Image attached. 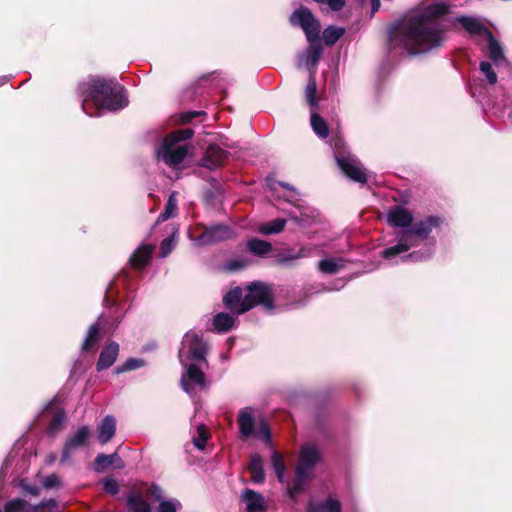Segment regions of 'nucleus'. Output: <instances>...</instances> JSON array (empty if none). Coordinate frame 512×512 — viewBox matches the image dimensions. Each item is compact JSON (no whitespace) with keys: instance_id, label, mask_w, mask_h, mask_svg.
Listing matches in <instances>:
<instances>
[{"instance_id":"1","label":"nucleus","mask_w":512,"mask_h":512,"mask_svg":"<svg viewBox=\"0 0 512 512\" xmlns=\"http://www.w3.org/2000/svg\"><path fill=\"white\" fill-rule=\"evenodd\" d=\"M444 0H422L408 11L389 31L391 48H401L409 54H422L442 45L444 32L438 19L448 12Z\"/></svg>"},{"instance_id":"2","label":"nucleus","mask_w":512,"mask_h":512,"mask_svg":"<svg viewBox=\"0 0 512 512\" xmlns=\"http://www.w3.org/2000/svg\"><path fill=\"white\" fill-rule=\"evenodd\" d=\"M83 98L82 109L89 116H98L101 111H116L127 106L123 89L112 80L91 77L80 85Z\"/></svg>"},{"instance_id":"3","label":"nucleus","mask_w":512,"mask_h":512,"mask_svg":"<svg viewBox=\"0 0 512 512\" xmlns=\"http://www.w3.org/2000/svg\"><path fill=\"white\" fill-rule=\"evenodd\" d=\"M225 306L236 313L242 314L258 304L271 308V290L263 283H252L244 291L236 287L223 298Z\"/></svg>"},{"instance_id":"4","label":"nucleus","mask_w":512,"mask_h":512,"mask_svg":"<svg viewBox=\"0 0 512 512\" xmlns=\"http://www.w3.org/2000/svg\"><path fill=\"white\" fill-rule=\"evenodd\" d=\"M290 21L293 25L300 26L305 32L310 44L306 64H311L312 67H315L322 53V48L317 43L320 34V23L307 8L296 9L292 13Z\"/></svg>"},{"instance_id":"5","label":"nucleus","mask_w":512,"mask_h":512,"mask_svg":"<svg viewBox=\"0 0 512 512\" xmlns=\"http://www.w3.org/2000/svg\"><path fill=\"white\" fill-rule=\"evenodd\" d=\"M438 225L439 218L432 216L428 217L424 221L415 223L411 229L405 230L402 233L398 244L383 250L382 256L385 259H392L397 255L408 251L410 248L416 245L417 238H426L431 232L432 228L437 227Z\"/></svg>"},{"instance_id":"6","label":"nucleus","mask_w":512,"mask_h":512,"mask_svg":"<svg viewBox=\"0 0 512 512\" xmlns=\"http://www.w3.org/2000/svg\"><path fill=\"white\" fill-rule=\"evenodd\" d=\"M191 129L178 130L167 136L160 148L157 150V157L162 159L169 166H176L187 157L189 149L183 141L191 138Z\"/></svg>"},{"instance_id":"7","label":"nucleus","mask_w":512,"mask_h":512,"mask_svg":"<svg viewBox=\"0 0 512 512\" xmlns=\"http://www.w3.org/2000/svg\"><path fill=\"white\" fill-rule=\"evenodd\" d=\"M319 452L311 444L303 446L300 460L296 467V477L292 485L288 486V494L294 498L311 478L314 465L319 461Z\"/></svg>"},{"instance_id":"8","label":"nucleus","mask_w":512,"mask_h":512,"mask_svg":"<svg viewBox=\"0 0 512 512\" xmlns=\"http://www.w3.org/2000/svg\"><path fill=\"white\" fill-rule=\"evenodd\" d=\"M238 424L243 437H256L266 443L270 442V430L267 423L263 420L256 423L253 410L250 407H245L239 412Z\"/></svg>"},{"instance_id":"9","label":"nucleus","mask_w":512,"mask_h":512,"mask_svg":"<svg viewBox=\"0 0 512 512\" xmlns=\"http://www.w3.org/2000/svg\"><path fill=\"white\" fill-rule=\"evenodd\" d=\"M179 360L182 365L190 362H206V344L195 332H187L179 350Z\"/></svg>"},{"instance_id":"10","label":"nucleus","mask_w":512,"mask_h":512,"mask_svg":"<svg viewBox=\"0 0 512 512\" xmlns=\"http://www.w3.org/2000/svg\"><path fill=\"white\" fill-rule=\"evenodd\" d=\"M339 144L340 141L335 142V158L339 168L350 179L365 183L368 177L365 169L353 155L340 151Z\"/></svg>"},{"instance_id":"11","label":"nucleus","mask_w":512,"mask_h":512,"mask_svg":"<svg viewBox=\"0 0 512 512\" xmlns=\"http://www.w3.org/2000/svg\"><path fill=\"white\" fill-rule=\"evenodd\" d=\"M206 362H190L187 365H183L186 368V372L181 376V386L183 390L192 394L193 386L203 388L206 386L205 376L201 366Z\"/></svg>"},{"instance_id":"12","label":"nucleus","mask_w":512,"mask_h":512,"mask_svg":"<svg viewBox=\"0 0 512 512\" xmlns=\"http://www.w3.org/2000/svg\"><path fill=\"white\" fill-rule=\"evenodd\" d=\"M90 430L87 426H81L75 430L66 440L64 445L61 462L68 461L72 454L88 444Z\"/></svg>"},{"instance_id":"13","label":"nucleus","mask_w":512,"mask_h":512,"mask_svg":"<svg viewBox=\"0 0 512 512\" xmlns=\"http://www.w3.org/2000/svg\"><path fill=\"white\" fill-rule=\"evenodd\" d=\"M232 230L228 226L217 225L207 228L198 238L199 245H207L231 238Z\"/></svg>"},{"instance_id":"14","label":"nucleus","mask_w":512,"mask_h":512,"mask_svg":"<svg viewBox=\"0 0 512 512\" xmlns=\"http://www.w3.org/2000/svg\"><path fill=\"white\" fill-rule=\"evenodd\" d=\"M226 153L217 145H210L201 160V165L208 169L219 167L225 160Z\"/></svg>"},{"instance_id":"15","label":"nucleus","mask_w":512,"mask_h":512,"mask_svg":"<svg viewBox=\"0 0 512 512\" xmlns=\"http://www.w3.org/2000/svg\"><path fill=\"white\" fill-rule=\"evenodd\" d=\"M387 220L391 226L407 227L412 223L413 216L403 207L396 206L389 211Z\"/></svg>"},{"instance_id":"16","label":"nucleus","mask_w":512,"mask_h":512,"mask_svg":"<svg viewBox=\"0 0 512 512\" xmlns=\"http://www.w3.org/2000/svg\"><path fill=\"white\" fill-rule=\"evenodd\" d=\"M118 353L119 345L116 342H111L105 346L100 353L97 370L101 371L112 366L117 359Z\"/></svg>"},{"instance_id":"17","label":"nucleus","mask_w":512,"mask_h":512,"mask_svg":"<svg viewBox=\"0 0 512 512\" xmlns=\"http://www.w3.org/2000/svg\"><path fill=\"white\" fill-rule=\"evenodd\" d=\"M116 432V420L113 416L107 415L97 427V438L101 444L108 443Z\"/></svg>"},{"instance_id":"18","label":"nucleus","mask_w":512,"mask_h":512,"mask_svg":"<svg viewBox=\"0 0 512 512\" xmlns=\"http://www.w3.org/2000/svg\"><path fill=\"white\" fill-rule=\"evenodd\" d=\"M154 248L149 244L140 245L130 257L131 266L136 269L145 267L150 261Z\"/></svg>"},{"instance_id":"19","label":"nucleus","mask_w":512,"mask_h":512,"mask_svg":"<svg viewBox=\"0 0 512 512\" xmlns=\"http://www.w3.org/2000/svg\"><path fill=\"white\" fill-rule=\"evenodd\" d=\"M457 21L471 35H483L486 38L487 34L491 33L478 18L461 16L457 18Z\"/></svg>"},{"instance_id":"20","label":"nucleus","mask_w":512,"mask_h":512,"mask_svg":"<svg viewBox=\"0 0 512 512\" xmlns=\"http://www.w3.org/2000/svg\"><path fill=\"white\" fill-rule=\"evenodd\" d=\"M485 39L487 40L488 56L490 60L496 66L505 63L506 58L501 43L497 39H495L491 33L487 34V37Z\"/></svg>"},{"instance_id":"21","label":"nucleus","mask_w":512,"mask_h":512,"mask_svg":"<svg viewBox=\"0 0 512 512\" xmlns=\"http://www.w3.org/2000/svg\"><path fill=\"white\" fill-rule=\"evenodd\" d=\"M242 500L246 505L247 512H263L265 502L261 494L246 489L243 492Z\"/></svg>"},{"instance_id":"22","label":"nucleus","mask_w":512,"mask_h":512,"mask_svg":"<svg viewBox=\"0 0 512 512\" xmlns=\"http://www.w3.org/2000/svg\"><path fill=\"white\" fill-rule=\"evenodd\" d=\"M111 465H115L116 468L124 467V463L117 453H113L110 455L100 454L95 459V469L97 471H102Z\"/></svg>"},{"instance_id":"23","label":"nucleus","mask_w":512,"mask_h":512,"mask_svg":"<svg viewBox=\"0 0 512 512\" xmlns=\"http://www.w3.org/2000/svg\"><path fill=\"white\" fill-rule=\"evenodd\" d=\"M127 506L131 512H151V506L141 494H129Z\"/></svg>"},{"instance_id":"24","label":"nucleus","mask_w":512,"mask_h":512,"mask_svg":"<svg viewBox=\"0 0 512 512\" xmlns=\"http://www.w3.org/2000/svg\"><path fill=\"white\" fill-rule=\"evenodd\" d=\"M249 471L252 481L255 483H263L265 474L263 470L262 459L259 455H253L249 464Z\"/></svg>"},{"instance_id":"25","label":"nucleus","mask_w":512,"mask_h":512,"mask_svg":"<svg viewBox=\"0 0 512 512\" xmlns=\"http://www.w3.org/2000/svg\"><path fill=\"white\" fill-rule=\"evenodd\" d=\"M235 323V318L228 313H218L213 319V326L218 332L230 330Z\"/></svg>"},{"instance_id":"26","label":"nucleus","mask_w":512,"mask_h":512,"mask_svg":"<svg viewBox=\"0 0 512 512\" xmlns=\"http://www.w3.org/2000/svg\"><path fill=\"white\" fill-rule=\"evenodd\" d=\"M247 247L251 253L259 256H264L272 250L269 242L257 238L248 241Z\"/></svg>"},{"instance_id":"27","label":"nucleus","mask_w":512,"mask_h":512,"mask_svg":"<svg viewBox=\"0 0 512 512\" xmlns=\"http://www.w3.org/2000/svg\"><path fill=\"white\" fill-rule=\"evenodd\" d=\"M311 126L315 134L320 138H326L328 136L329 130L326 121L315 111L311 112Z\"/></svg>"},{"instance_id":"28","label":"nucleus","mask_w":512,"mask_h":512,"mask_svg":"<svg viewBox=\"0 0 512 512\" xmlns=\"http://www.w3.org/2000/svg\"><path fill=\"white\" fill-rule=\"evenodd\" d=\"M286 225V220L283 218H278L272 220L268 223L262 224L258 231L263 235L276 234L281 232Z\"/></svg>"},{"instance_id":"29","label":"nucleus","mask_w":512,"mask_h":512,"mask_svg":"<svg viewBox=\"0 0 512 512\" xmlns=\"http://www.w3.org/2000/svg\"><path fill=\"white\" fill-rule=\"evenodd\" d=\"M100 340V330L98 324L90 326L87 336L83 342L82 349L88 351L93 349Z\"/></svg>"},{"instance_id":"30","label":"nucleus","mask_w":512,"mask_h":512,"mask_svg":"<svg viewBox=\"0 0 512 512\" xmlns=\"http://www.w3.org/2000/svg\"><path fill=\"white\" fill-rule=\"evenodd\" d=\"M345 33V29L337 26H329L323 32V41L326 45H333L336 43Z\"/></svg>"},{"instance_id":"31","label":"nucleus","mask_w":512,"mask_h":512,"mask_svg":"<svg viewBox=\"0 0 512 512\" xmlns=\"http://www.w3.org/2000/svg\"><path fill=\"white\" fill-rule=\"evenodd\" d=\"M177 193L173 192L170 194L168 201L165 206L164 212L159 216L158 221H166L176 215L177 211Z\"/></svg>"},{"instance_id":"32","label":"nucleus","mask_w":512,"mask_h":512,"mask_svg":"<svg viewBox=\"0 0 512 512\" xmlns=\"http://www.w3.org/2000/svg\"><path fill=\"white\" fill-rule=\"evenodd\" d=\"M177 236H178V228H174L171 236L164 239L161 242V246H160L161 257H163V258L167 257L171 253V251L175 248L176 243H177Z\"/></svg>"},{"instance_id":"33","label":"nucleus","mask_w":512,"mask_h":512,"mask_svg":"<svg viewBox=\"0 0 512 512\" xmlns=\"http://www.w3.org/2000/svg\"><path fill=\"white\" fill-rule=\"evenodd\" d=\"M310 512H341V505L338 500L328 498L323 504L310 507Z\"/></svg>"},{"instance_id":"34","label":"nucleus","mask_w":512,"mask_h":512,"mask_svg":"<svg viewBox=\"0 0 512 512\" xmlns=\"http://www.w3.org/2000/svg\"><path fill=\"white\" fill-rule=\"evenodd\" d=\"M342 262L333 258L321 260L319 262V269L323 273L333 274L336 273L341 267Z\"/></svg>"},{"instance_id":"35","label":"nucleus","mask_w":512,"mask_h":512,"mask_svg":"<svg viewBox=\"0 0 512 512\" xmlns=\"http://www.w3.org/2000/svg\"><path fill=\"white\" fill-rule=\"evenodd\" d=\"M181 508L182 504L178 499H164L159 502L156 512H178Z\"/></svg>"},{"instance_id":"36","label":"nucleus","mask_w":512,"mask_h":512,"mask_svg":"<svg viewBox=\"0 0 512 512\" xmlns=\"http://www.w3.org/2000/svg\"><path fill=\"white\" fill-rule=\"evenodd\" d=\"M208 437L209 436L206 427L203 425L198 426L197 435L193 436V444L199 450H203L205 448Z\"/></svg>"},{"instance_id":"37","label":"nucleus","mask_w":512,"mask_h":512,"mask_svg":"<svg viewBox=\"0 0 512 512\" xmlns=\"http://www.w3.org/2000/svg\"><path fill=\"white\" fill-rule=\"evenodd\" d=\"M272 466L275 471V474L280 482L284 481L285 475V465L282 461L280 454L274 452L272 455Z\"/></svg>"},{"instance_id":"38","label":"nucleus","mask_w":512,"mask_h":512,"mask_svg":"<svg viewBox=\"0 0 512 512\" xmlns=\"http://www.w3.org/2000/svg\"><path fill=\"white\" fill-rule=\"evenodd\" d=\"M316 92H317L316 83H315V80L311 77L306 86L305 95H306L307 102L312 107L317 106Z\"/></svg>"},{"instance_id":"39","label":"nucleus","mask_w":512,"mask_h":512,"mask_svg":"<svg viewBox=\"0 0 512 512\" xmlns=\"http://www.w3.org/2000/svg\"><path fill=\"white\" fill-rule=\"evenodd\" d=\"M27 502L23 499H13L5 505V512H25Z\"/></svg>"},{"instance_id":"40","label":"nucleus","mask_w":512,"mask_h":512,"mask_svg":"<svg viewBox=\"0 0 512 512\" xmlns=\"http://www.w3.org/2000/svg\"><path fill=\"white\" fill-rule=\"evenodd\" d=\"M144 365L143 360L130 358L125 361L121 366L117 367L116 373H122L140 368Z\"/></svg>"},{"instance_id":"41","label":"nucleus","mask_w":512,"mask_h":512,"mask_svg":"<svg viewBox=\"0 0 512 512\" xmlns=\"http://www.w3.org/2000/svg\"><path fill=\"white\" fill-rule=\"evenodd\" d=\"M480 70L486 76L489 84L494 85L497 82V75L492 69L489 62L483 61L480 63Z\"/></svg>"},{"instance_id":"42","label":"nucleus","mask_w":512,"mask_h":512,"mask_svg":"<svg viewBox=\"0 0 512 512\" xmlns=\"http://www.w3.org/2000/svg\"><path fill=\"white\" fill-rule=\"evenodd\" d=\"M65 414L63 412H58L54 415L51 424H50V432L55 433L58 428L64 423Z\"/></svg>"},{"instance_id":"43","label":"nucleus","mask_w":512,"mask_h":512,"mask_svg":"<svg viewBox=\"0 0 512 512\" xmlns=\"http://www.w3.org/2000/svg\"><path fill=\"white\" fill-rule=\"evenodd\" d=\"M118 483L116 480L107 478L103 480V489L109 494H116L118 492Z\"/></svg>"},{"instance_id":"44","label":"nucleus","mask_w":512,"mask_h":512,"mask_svg":"<svg viewBox=\"0 0 512 512\" xmlns=\"http://www.w3.org/2000/svg\"><path fill=\"white\" fill-rule=\"evenodd\" d=\"M320 4H327L332 10L338 11L345 5V0H315Z\"/></svg>"},{"instance_id":"45","label":"nucleus","mask_w":512,"mask_h":512,"mask_svg":"<svg viewBox=\"0 0 512 512\" xmlns=\"http://www.w3.org/2000/svg\"><path fill=\"white\" fill-rule=\"evenodd\" d=\"M43 485L47 489L54 488V487H59L60 486V479L55 474L49 475V476H47L45 478V480L43 482Z\"/></svg>"},{"instance_id":"46","label":"nucleus","mask_w":512,"mask_h":512,"mask_svg":"<svg viewBox=\"0 0 512 512\" xmlns=\"http://www.w3.org/2000/svg\"><path fill=\"white\" fill-rule=\"evenodd\" d=\"M246 265H247V263L245 261L233 260V261L228 262L225 265V269L228 271H236V270L244 268Z\"/></svg>"},{"instance_id":"47","label":"nucleus","mask_w":512,"mask_h":512,"mask_svg":"<svg viewBox=\"0 0 512 512\" xmlns=\"http://www.w3.org/2000/svg\"><path fill=\"white\" fill-rule=\"evenodd\" d=\"M56 501L53 499L42 501L39 504L35 505L30 512H41L40 509L44 507L56 508ZM53 510H50L52 512Z\"/></svg>"},{"instance_id":"48","label":"nucleus","mask_w":512,"mask_h":512,"mask_svg":"<svg viewBox=\"0 0 512 512\" xmlns=\"http://www.w3.org/2000/svg\"><path fill=\"white\" fill-rule=\"evenodd\" d=\"M147 494H148V496L155 498L159 502L161 500H164L162 490L158 486L153 485V486L149 487L147 490Z\"/></svg>"},{"instance_id":"49","label":"nucleus","mask_w":512,"mask_h":512,"mask_svg":"<svg viewBox=\"0 0 512 512\" xmlns=\"http://www.w3.org/2000/svg\"><path fill=\"white\" fill-rule=\"evenodd\" d=\"M428 256H429V254L424 255V254H421L418 252H413V253H410V254L404 256L402 259L403 260L420 261V260L426 259Z\"/></svg>"},{"instance_id":"50","label":"nucleus","mask_w":512,"mask_h":512,"mask_svg":"<svg viewBox=\"0 0 512 512\" xmlns=\"http://www.w3.org/2000/svg\"><path fill=\"white\" fill-rule=\"evenodd\" d=\"M306 256H307L306 250L305 249H300L297 254L291 255L288 258H284L282 261L285 262L287 260L299 259V258L306 257Z\"/></svg>"},{"instance_id":"51","label":"nucleus","mask_w":512,"mask_h":512,"mask_svg":"<svg viewBox=\"0 0 512 512\" xmlns=\"http://www.w3.org/2000/svg\"><path fill=\"white\" fill-rule=\"evenodd\" d=\"M200 114V112H190V113H187L186 115H184L183 117V121L184 122H188L190 121L192 118L198 116Z\"/></svg>"},{"instance_id":"52","label":"nucleus","mask_w":512,"mask_h":512,"mask_svg":"<svg viewBox=\"0 0 512 512\" xmlns=\"http://www.w3.org/2000/svg\"><path fill=\"white\" fill-rule=\"evenodd\" d=\"M372 2V13H375L379 10L380 7V0H371Z\"/></svg>"},{"instance_id":"53","label":"nucleus","mask_w":512,"mask_h":512,"mask_svg":"<svg viewBox=\"0 0 512 512\" xmlns=\"http://www.w3.org/2000/svg\"><path fill=\"white\" fill-rule=\"evenodd\" d=\"M31 494L37 495L38 494V488L36 487H30L27 489Z\"/></svg>"},{"instance_id":"54","label":"nucleus","mask_w":512,"mask_h":512,"mask_svg":"<svg viewBox=\"0 0 512 512\" xmlns=\"http://www.w3.org/2000/svg\"><path fill=\"white\" fill-rule=\"evenodd\" d=\"M6 82H7V78L6 77L0 78V86L3 85Z\"/></svg>"},{"instance_id":"55","label":"nucleus","mask_w":512,"mask_h":512,"mask_svg":"<svg viewBox=\"0 0 512 512\" xmlns=\"http://www.w3.org/2000/svg\"><path fill=\"white\" fill-rule=\"evenodd\" d=\"M52 512H58V511L55 510V511H52Z\"/></svg>"}]
</instances>
